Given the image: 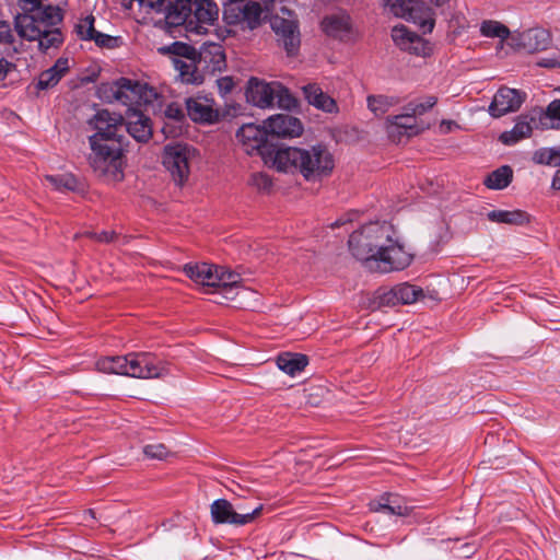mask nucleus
Returning <instances> with one entry per match:
<instances>
[{
  "label": "nucleus",
  "instance_id": "1",
  "mask_svg": "<svg viewBox=\"0 0 560 560\" xmlns=\"http://www.w3.org/2000/svg\"><path fill=\"white\" fill-rule=\"evenodd\" d=\"M89 122L95 130L89 137L91 167L98 176L121 180L124 178V154L128 145L122 115L102 108Z\"/></svg>",
  "mask_w": 560,
  "mask_h": 560
},
{
  "label": "nucleus",
  "instance_id": "2",
  "mask_svg": "<svg viewBox=\"0 0 560 560\" xmlns=\"http://www.w3.org/2000/svg\"><path fill=\"white\" fill-rule=\"evenodd\" d=\"M18 5L21 13L14 18V27L22 38L37 40L43 52L63 43V34L58 27L63 11L58 5L43 4L42 0H18Z\"/></svg>",
  "mask_w": 560,
  "mask_h": 560
},
{
  "label": "nucleus",
  "instance_id": "3",
  "mask_svg": "<svg viewBox=\"0 0 560 560\" xmlns=\"http://www.w3.org/2000/svg\"><path fill=\"white\" fill-rule=\"evenodd\" d=\"M272 165L279 172H299L306 180H316L329 175L335 162L326 145L315 144L307 149L278 147L275 151Z\"/></svg>",
  "mask_w": 560,
  "mask_h": 560
},
{
  "label": "nucleus",
  "instance_id": "4",
  "mask_svg": "<svg viewBox=\"0 0 560 560\" xmlns=\"http://www.w3.org/2000/svg\"><path fill=\"white\" fill-rule=\"evenodd\" d=\"M395 235L393 225L387 222H370L349 236L348 246L351 254L372 270L380 248Z\"/></svg>",
  "mask_w": 560,
  "mask_h": 560
},
{
  "label": "nucleus",
  "instance_id": "5",
  "mask_svg": "<svg viewBox=\"0 0 560 560\" xmlns=\"http://www.w3.org/2000/svg\"><path fill=\"white\" fill-rule=\"evenodd\" d=\"M100 97L108 103L119 102L121 105H153L161 94L149 83L128 78L103 83L98 88Z\"/></svg>",
  "mask_w": 560,
  "mask_h": 560
},
{
  "label": "nucleus",
  "instance_id": "6",
  "mask_svg": "<svg viewBox=\"0 0 560 560\" xmlns=\"http://www.w3.org/2000/svg\"><path fill=\"white\" fill-rule=\"evenodd\" d=\"M246 100L248 105H299L295 96L278 81L266 82L256 77H252L246 85Z\"/></svg>",
  "mask_w": 560,
  "mask_h": 560
},
{
  "label": "nucleus",
  "instance_id": "7",
  "mask_svg": "<svg viewBox=\"0 0 560 560\" xmlns=\"http://www.w3.org/2000/svg\"><path fill=\"white\" fill-rule=\"evenodd\" d=\"M223 20L241 30H255L267 18L265 9L257 1L235 0L223 3Z\"/></svg>",
  "mask_w": 560,
  "mask_h": 560
},
{
  "label": "nucleus",
  "instance_id": "8",
  "mask_svg": "<svg viewBox=\"0 0 560 560\" xmlns=\"http://www.w3.org/2000/svg\"><path fill=\"white\" fill-rule=\"evenodd\" d=\"M385 10L393 15L412 22L424 33H431L435 21L434 13L421 0H383Z\"/></svg>",
  "mask_w": 560,
  "mask_h": 560
},
{
  "label": "nucleus",
  "instance_id": "9",
  "mask_svg": "<svg viewBox=\"0 0 560 560\" xmlns=\"http://www.w3.org/2000/svg\"><path fill=\"white\" fill-rule=\"evenodd\" d=\"M196 153V149L186 143L176 142L164 147L163 165L177 185L182 186L188 180L190 162Z\"/></svg>",
  "mask_w": 560,
  "mask_h": 560
},
{
  "label": "nucleus",
  "instance_id": "10",
  "mask_svg": "<svg viewBox=\"0 0 560 560\" xmlns=\"http://www.w3.org/2000/svg\"><path fill=\"white\" fill-rule=\"evenodd\" d=\"M236 139L246 154H258L266 161H272L278 148L269 145L265 126L260 128L254 124H245L236 131Z\"/></svg>",
  "mask_w": 560,
  "mask_h": 560
},
{
  "label": "nucleus",
  "instance_id": "11",
  "mask_svg": "<svg viewBox=\"0 0 560 560\" xmlns=\"http://www.w3.org/2000/svg\"><path fill=\"white\" fill-rule=\"evenodd\" d=\"M262 504L250 512H238L226 499H217L210 505L211 521L215 525L244 526L250 524L261 514Z\"/></svg>",
  "mask_w": 560,
  "mask_h": 560
},
{
  "label": "nucleus",
  "instance_id": "12",
  "mask_svg": "<svg viewBox=\"0 0 560 560\" xmlns=\"http://www.w3.org/2000/svg\"><path fill=\"white\" fill-rule=\"evenodd\" d=\"M376 253L378 254L377 259L371 271L381 273L402 270L407 268L412 260L411 254H409L404 245L395 240L394 236H390V241L386 242Z\"/></svg>",
  "mask_w": 560,
  "mask_h": 560
},
{
  "label": "nucleus",
  "instance_id": "13",
  "mask_svg": "<svg viewBox=\"0 0 560 560\" xmlns=\"http://www.w3.org/2000/svg\"><path fill=\"white\" fill-rule=\"evenodd\" d=\"M127 376L135 378H160L167 374L163 362L151 352H130L127 354Z\"/></svg>",
  "mask_w": 560,
  "mask_h": 560
},
{
  "label": "nucleus",
  "instance_id": "14",
  "mask_svg": "<svg viewBox=\"0 0 560 560\" xmlns=\"http://www.w3.org/2000/svg\"><path fill=\"white\" fill-rule=\"evenodd\" d=\"M219 18V7L213 0H195L191 2L188 33L205 34Z\"/></svg>",
  "mask_w": 560,
  "mask_h": 560
},
{
  "label": "nucleus",
  "instance_id": "15",
  "mask_svg": "<svg viewBox=\"0 0 560 560\" xmlns=\"http://www.w3.org/2000/svg\"><path fill=\"white\" fill-rule=\"evenodd\" d=\"M540 110H536V108L527 115H521L517 117L514 127L504 131L500 135L499 140L505 145H514L518 141L530 137L533 129H548L540 124V118L545 115V110L542 107H539Z\"/></svg>",
  "mask_w": 560,
  "mask_h": 560
},
{
  "label": "nucleus",
  "instance_id": "16",
  "mask_svg": "<svg viewBox=\"0 0 560 560\" xmlns=\"http://www.w3.org/2000/svg\"><path fill=\"white\" fill-rule=\"evenodd\" d=\"M392 38L399 49L408 51L409 54L421 57H425L431 54V46L429 42L402 24L396 25L392 28Z\"/></svg>",
  "mask_w": 560,
  "mask_h": 560
},
{
  "label": "nucleus",
  "instance_id": "17",
  "mask_svg": "<svg viewBox=\"0 0 560 560\" xmlns=\"http://www.w3.org/2000/svg\"><path fill=\"white\" fill-rule=\"evenodd\" d=\"M270 24L278 37V42L283 46L288 55H295L300 47V32L296 22L276 15L271 18Z\"/></svg>",
  "mask_w": 560,
  "mask_h": 560
},
{
  "label": "nucleus",
  "instance_id": "18",
  "mask_svg": "<svg viewBox=\"0 0 560 560\" xmlns=\"http://www.w3.org/2000/svg\"><path fill=\"white\" fill-rule=\"evenodd\" d=\"M268 137L294 138L303 132L301 120L289 114H278L265 120Z\"/></svg>",
  "mask_w": 560,
  "mask_h": 560
},
{
  "label": "nucleus",
  "instance_id": "19",
  "mask_svg": "<svg viewBox=\"0 0 560 560\" xmlns=\"http://www.w3.org/2000/svg\"><path fill=\"white\" fill-rule=\"evenodd\" d=\"M427 107H415L413 114L395 115L387 119V133L394 141H400L401 137L407 138L420 132L417 125L416 114H422Z\"/></svg>",
  "mask_w": 560,
  "mask_h": 560
},
{
  "label": "nucleus",
  "instance_id": "20",
  "mask_svg": "<svg viewBox=\"0 0 560 560\" xmlns=\"http://www.w3.org/2000/svg\"><path fill=\"white\" fill-rule=\"evenodd\" d=\"M551 43L550 34L547 30L536 27L529 28L511 37V45L524 49L527 52L546 50Z\"/></svg>",
  "mask_w": 560,
  "mask_h": 560
},
{
  "label": "nucleus",
  "instance_id": "21",
  "mask_svg": "<svg viewBox=\"0 0 560 560\" xmlns=\"http://www.w3.org/2000/svg\"><path fill=\"white\" fill-rule=\"evenodd\" d=\"M125 131L139 143H147L153 135L151 119L137 107H128Z\"/></svg>",
  "mask_w": 560,
  "mask_h": 560
},
{
  "label": "nucleus",
  "instance_id": "22",
  "mask_svg": "<svg viewBox=\"0 0 560 560\" xmlns=\"http://www.w3.org/2000/svg\"><path fill=\"white\" fill-rule=\"evenodd\" d=\"M191 1L176 0L164 3L163 12H151V14H163V21L170 27L185 26L188 32V20L190 19Z\"/></svg>",
  "mask_w": 560,
  "mask_h": 560
},
{
  "label": "nucleus",
  "instance_id": "23",
  "mask_svg": "<svg viewBox=\"0 0 560 560\" xmlns=\"http://www.w3.org/2000/svg\"><path fill=\"white\" fill-rule=\"evenodd\" d=\"M322 27L328 36L340 40H348L352 36L350 16L346 13H337L324 18Z\"/></svg>",
  "mask_w": 560,
  "mask_h": 560
},
{
  "label": "nucleus",
  "instance_id": "24",
  "mask_svg": "<svg viewBox=\"0 0 560 560\" xmlns=\"http://www.w3.org/2000/svg\"><path fill=\"white\" fill-rule=\"evenodd\" d=\"M214 269H218V266L207 262L187 264L184 266L185 275L194 282L201 284L206 293L212 292L211 288L214 289V281L217 280V271Z\"/></svg>",
  "mask_w": 560,
  "mask_h": 560
},
{
  "label": "nucleus",
  "instance_id": "25",
  "mask_svg": "<svg viewBox=\"0 0 560 560\" xmlns=\"http://www.w3.org/2000/svg\"><path fill=\"white\" fill-rule=\"evenodd\" d=\"M371 511L382 512L387 515L406 516L409 514V508L397 494L385 493L378 500L370 503Z\"/></svg>",
  "mask_w": 560,
  "mask_h": 560
},
{
  "label": "nucleus",
  "instance_id": "26",
  "mask_svg": "<svg viewBox=\"0 0 560 560\" xmlns=\"http://www.w3.org/2000/svg\"><path fill=\"white\" fill-rule=\"evenodd\" d=\"M70 69V59L67 57H60L56 60L54 66L49 69L43 71L37 81V88L39 90H46L55 86L61 78L69 71Z\"/></svg>",
  "mask_w": 560,
  "mask_h": 560
},
{
  "label": "nucleus",
  "instance_id": "27",
  "mask_svg": "<svg viewBox=\"0 0 560 560\" xmlns=\"http://www.w3.org/2000/svg\"><path fill=\"white\" fill-rule=\"evenodd\" d=\"M238 107H223V112H220L219 107H186L187 115L191 120L200 124H214L220 119L230 116L231 109L233 114L237 113Z\"/></svg>",
  "mask_w": 560,
  "mask_h": 560
},
{
  "label": "nucleus",
  "instance_id": "28",
  "mask_svg": "<svg viewBox=\"0 0 560 560\" xmlns=\"http://www.w3.org/2000/svg\"><path fill=\"white\" fill-rule=\"evenodd\" d=\"M205 62L207 68L211 71H221L225 67V55L223 48L219 44L205 45L199 52V61L201 65Z\"/></svg>",
  "mask_w": 560,
  "mask_h": 560
},
{
  "label": "nucleus",
  "instance_id": "29",
  "mask_svg": "<svg viewBox=\"0 0 560 560\" xmlns=\"http://www.w3.org/2000/svg\"><path fill=\"white\" fill-rule=\"evenodd\" d=\"M308 364V358L302 353L283 352L277 357V366L290 376H295Z\"/></svg>",
  "mask_w": 560,
  "mask_h": 560
},
{
  "label": "nucleus",
  "instance_id": "30",
  "mask_svg": "<svg viewBox=\"0 0 560 560\" xmlns=\"http://www.w3.org/2000/svg\"><path fill=\"white\" fill-rule=\"evenodd\" d=\"M487 219L510 225H524L529 222V215L523 210H492L487 213Z\"/></svg>",
  "mask_w": 560,
  "mask_h": 560
},
{
  "label": "nucleus",
  "instance_id": "31",
  "mask_svg": "<svg viewBox=\"0 0 560 560\" xmlns=\"http://www.w3.org/2000/svg\"><path fill=\"white\" fill-rule=\"evenodd\" d=\"M217 271L214 281V289L224 295L226 299H233L231 294L234 291L235 285L240 282V275L225 270L223 267L214 269Z\"/></svg>",
  "mask_w": 560,
  "mask_h": 560
},
{
  "label": "nucleus",
  "instance_id": "32",
  "mask_svg": "<svg viewBox=\"0 0 560 560\" xmlns=\"http://www.w3.org/2000/svg\"><path fill=\"white\" fill-rule=\"evenodd\" d=\"M513 179V170L510 165H502L492 171L485 178L483 184L489 189L501 190L506 188Z\"/></svg>",
  "mask_w": 560,
  "mask_h": 560
},
{
  "label": "nucleus",
  "instance_id": "33",
  "mask_svg": "<svg viewBox=\"0 0 560 560\" xmlns=\"http://www.w3.org/2000/svg\"><path fill=\"white\" fill-rule=\"evenodd\" d=\"M526 101V92L517 89L502 86L493 95L490 105H522Z\"/></svg>",
  "mask_w": 560,
  "mask_h": 560
},
{
  "label": "nucleus",
  "instance_id": "34",
  "mask_svg": "<svg viewBox=\"0 0 560 560\" xmlns=\"http://www.w3.org/2000/svg\"><path fill=\"white\" fill-rule=\"evenodd\" d=\"M128 359L126 355L105 357L96 362V368L100 372L119 374L127 376Z\"/></svg>",
  "mask_w": 560,
  "mask_h": 560
},
{
  "label": "nucleus",
  "instance_id": "35",
  "mask_svg": "<svg viewBox=\"0 0 560 560\" xmlns=\"http://www.w3.org/2000/svg\"><path fill=\"white\" fill-rule=\"evenodd\" d=\"M302 91L308 105H336V101L317 83H308L302 88Z\"/></svg>",
  "mask_w": 560,
  "mask_h": 560
},
{
  "label": "nucleus",
  "instance_id": "36",
  "mask_svg": "<svg viewBox=\"0 0 560 560\" xmlns=\"http://www.w3.org/2000/svg\"><path fill=\"white\" fill-rule=\"evenodd\" d=\"M176 69L184 82L191 84H200L203 80L202 74L198 70V66L194 61H176Z\"/></svg>",
  "mask_w": 560,
  "mask_h": 560
},
{
  "label": "nucleus",
  "instance_id": "37",
  "mask_svg": "<svg viewBox=\"0 0 560 560\" xmlns=\"http://www.w3.org/2000/svg\"><path fill=\"white\" fill-rule=\"evenodd\" d=\"M45 179L59 191H74L78 188V179L70 173L47 175Z\"/></svg>",
  "mask_w": 560,
  "mask_h": 560
},
{
  "label": "nucleus",
  "instance_id": "38",
  "mask_svg": "<svg viewBox=\"0 0 560 560\" xmlns=\"http://www.w3.org/2000/svg\"><path fill=\"white\" fill-rule=\"evenodd\" d=\"M399 304H411L423 298V290L408 282L396 284Z\"/></svg>",
  "mask_w": 560,
  "mask_h": 560
},
{
  "label": "nucleus",
  "instance_id": "39",
  "mask_svg": "<svg viewBox=\"0 0 560 560\" xmlns=\"http://www.w3.org/2000/svg\"><path fill=\"white\" fill-rule=\"evenodd\" d=\"M480 33L485 37L500 38L501 40L510 37V30L498 21H483L480 26Z\"/></svg>",
  "mask_w": 560,
  "mask_h": 560
},
{
  "label": "nucleus",
  "instance_id": "40",
  "mask_svg": "<svg viewBox=\"0 0 560 560\" xmlns=\"http://www.w3.org/2000/svg\"><path fill=\"white\" fill-rule=\"evenodd\" d=\"M533 161L536 164L560 166V161L557 156V148H541L534 152Z\"/></svg>",
  "mask_w": 560,
  "mask_h": 560
},
{
  "label": "nucleus",
  "instance_id": "41",
  "mask_svg": "<svg viewBox=\"0 0 560 560\" xmlns=\"http://www.w3.org/2000/svg\"><path fill=\"white\" fill-rule=\"evenodd\" d=\"M95 18L89 14L75 24V33L82 40H91L96 30L94 28Z\"/></svg>",
  "mask_w": 560,
  "mask_h": 560
},
{
  "label": "nucleus",
  "instance_id": "42",
  "mask_svg": "<svg viewBox=\"0 0 560 560\" xmlns=\"http://www.w3.org/2000/svg\"><path fill=\"white\" fill-rule=\"evenodd\" d=\"M396 285L390 289H380L375 293V302L380 307H393L399 305Z\"/></svg>",
  "mask_w": 560,
  "mask_h": 560
},
{
  "label": "nucleus",
  "instance_id": "43",
  "mask_svg": "<svg viewBox=\"0 0 560 560\" xmlns=\"http://www.w3.org/2000/svg\"><path fill=\"white\" fill-rule=\"evenodd\" d=\"M248 184L260 192H269L272 187V179L267 173H253Z\"/></svg>",
  "mask_w": 560,
  "mask_h": 560
},
{
  "label": "nucleus",
  "instance_id": "44",
  "mask_svg": "<svg viewBox=\"0 0 560 560\" xmlns=\"http://www.w3.org/2000/svg\"><path fill=\"white\" fill-rule=\"evenodd\" d=\"M540 124L547 128L560 129V107H546Z\"/></svg>",
  "mask_w": 560,
  "mask_h": 560
},
{
  "label": "nucleus",
  "instance_id": "45",
  "mask_svg": "<svg viewBox=\"0 0 560 560\" xmlns=\"http://www.w3.org/2000/svg\"><path fill=\"white\" fill-rule=\"evenodd\" d=\"M168 453L167 447L162 443L147 444L143 446V454L150 459H165Z\"/></svg>",
  "mask_w": 560,
  "mask_h": 560
},
{
  "label": "nucleus",
  "instance_id": "46",
  "mask_svg": "<svg viewBox=\"0 0 560 560\" xmlns=\"http://www.w3.org/2000/svg\"><path fill=\"white\" fill-rule=\"evenodd\" d=\"M91 40H93L100 47L112 48V47H114V43H115L116 38L110 35H107V34L96 31V33L94 34V36L92 37Z\"/></svg>",
  "mask_w": 560,
  "mask_h": 560
},
{
  "label": "nucleus",
  "instance_id": "47",
  "mask_svg": "<svg viewBox=\"0 0 560 560\" xmlns=\"http://www.w3.org/2000/svg\"><path fill=\"white\" fill-rule=\"evenodd\" d=\"M12 40L13 34L9 22L0 21V43H11Z\"/></svg>",
  "mask_w": 560,
  "mask_h": 560
},
{
  "label": "nucleus",
  "instance_id": "48",
  "mask_svg": "<svg viewBox=\"0 0 560 560\" xmlns=\"http://www.w3.org/2000/svg\"><path fill=\"white\" fill-rule=\"evenodd\" d=\"M186 107H166L165 109V116L167 118L174 119V120H182L186 113Z\"/></svg>",
  "mask_w": 560,
  "mask_h": 560
},
{
  "label": "nucleus",
  "instance_id": "49",
  "mask_svg": "<svg viewBox=\"0 0 560 560\" xmlns=\"http://www.w3.org/2000/svg\"><path fill=\"white\" fill-rule=\"evenodd\" d=\"M218 88L221 94H228L232 91L234 82L230 77H223L217 80Z\"/></svg>",
  "mask_w": 560,
  "mask_h": 560
},
{
  "label": "nucleus",
  "instance_id": "50",
  "mask_svg": "<svg viewBox=\"0 0 560 560\" xmlns=\"http://www.w3.org/2000/svg\"><path fill=\"white\" fill-rule=\"evenodd\" d=\"M15 69V65L4 58L0 59V81L7 79L8 74Z\"/></svg>",
  "mask_w": 560,
  "mask_h": 560
},
{
  "label": "nucleus",
  "instance_id": "51",
  "mask_svg": "<svg viewBox=\"0 0 560 560\" xmlns=\"http://www.w3.org/2000/svg\"><path fill=\"white\" fill-rule=\"evenodd\" d=\"M393 100L386 95H369L368 105H392Z\"/></svg>",
  "mask_w": 560,
  "mask_h": 560
},
{
  "label": "nucleus",
  "instance_id": "52",
  "mask_svg": "<svg viewBox=\"0 0 560 560\" xmlns=\"http://www.w3.org/2000/svg\"><path fill=\"white\" fill-rule=\"evenodd\" d=\"M517 108L518 107H488V110L492 117L499 118L509 113L515 112Z\"/></svg>",
  "mask_w": 560,
  "mask_h": 560
},
{
  "label": "nucleus",
  "instance_id": "53",
  "mask_svg": "<svg viewBox=\"0 0 560 560\" xmlns=\"http://www.w3.org/2000/svg\"><path fill=\"white\" fill-rule=\"evenodd\" d=\"M538 65L544 68H560V59L556 58H544Z\"/></svg>",
  "mask_w": 560,
  "mask_h": 560
},
{
  "label": "nucleus",
  "instance_id": "54",
  "mask_svg": "<svg viewBox=\"0 0 560 560\" xmlns=\"http://www.w3.org/2000/svg\"><path fill=\"white\" fill-rule=\"evenodd\" d=\"M114 237H115V233L114 232H106V231H104V232H102V233H100L97 235V240L100 242H104V243L112 242L114 240Z\"/></svg>",
  "mask_w": 560,
  "mask_h": 560
},
{
  "label": "nucleus",
  "instance_id": "55",
  "mask_svg": "<svg viewBox=\"0 0 560 560\" xmlns=\"http://www.w3.org/2000/svg\"><path fill=\"white\" fill-rule=\"evenodd\" d=\"M551 187L556 190H560V168L557 170L553 175Z\"/></svg>",
  "mask_w": 560,
  "mask_h": 560
},
{
  "label": "nucleus",
  "instance_id": "56",
  "mask_svg": "<svg viewBox=\"0 0 560 560\" xmlns=\"http://www.w3.org/2000/svg\"><path fill=\"white\" fill-rule=\"evenodd\" d=\"M453 126H456V124L454 121H451V120L450 121H443L441 124V128H445V132L451 131Z\"/></svg>",
  "mask_w": 560,
  "mask_h": 560
},
{
  "label": "nucleus",
  "instance_id": "57",
  "mask_svg": "<svg viewBox=\"0 0 560 560\" xmlns=\"http://www.w3.org/2000/svg\"><path fill=\"white\" fill-rule=\"evenodd\" d=\"M436 102H438V100L435 97L430 96V97H428L425 103H420L419 105H430V106H433V105H436Z\"/></svg>",
  "mask_w": 560,
  "mask_h": 560
},
{
  "label": "nucleus",
  "instance_id": "58",
  "mask_svg": "<svg viewBox=\"0 0 560 560\" xmlns=\"http://www.w3.org/2000/svg\"><path fill=\"white\" fill-rule=\"evenodd\" d=\"M319 108L326 113L334 114V113H338L339 107H319Z\"/></svg>",
  "mask_w": 560,
  "mask_h": 560
},
{
  "label": "nucleus",
  "instance_id": "59",
  "mask_svg": "<svg viewBox=\"0 0 560 560\" xmlns=\"http://www.w3.org/2000/svg\"><path fill=\"white\" fill-rule=\"evenodd\" d=\"M185 105L190 106V105H199V104L196 101H194L192 98H186Z\"/></svg>",
  "mask_w": 560,
  "mask_h": 560
},
{
  "label": "nucleus",
  "instance_id": "60",
  "mask_svg": "<svg viewBox=\"0 0 560 560\" xmlns=\"http://www.w3.org/2000/svg\"><path fill=\"white\" fill-rule=\"evenodd\" d=\"M430 1L433 2L435 5H443L448 0H430Z\"/></svg>",
  "mask_w": 560,
  "mask_h": 560
},
{
  "label": "nucleus",
  "instance_id": "61",
  "mask_svg": "<svg viewBox=\"0 0 560 560\" xmlns=\"http://www.w3.org/2000/svg\"><path fill=\"white\" fill-rule=\"evenodd\" d=\"M548 105H558V106H560V100L559 98H555V100L550 101Z\"/></svg>",
  "mask_w": 560,
  "mask_h": 560
},
{
  "label": "nucleus",
  "instance_id": "62",
  "mask_svg": "<svg viewBox=\"0 0 560 560\" xmlns=\"http://www.w3.org/2000/svg\"><path fill=\"white\" fill-rule=\"evenodd\" d=\"M3 115H5V116H13L14 118H18V117L14 115V113H13V112L8 110V109H4Z\"/></svg>",
  "mask_w": 560,
  "mask_h": 560
},
{
  "label": "nucleus",
  "instance_id": "63",
  "mask_svg": "<svg viewBox=\"0 0 560 560\" xmlns=\"http://www.w3.org/2000/svg\"><path fill=\"white\" fill-rule=\"evenodd\" d=\"M556 148H557V156H558V160L560 161V145H558Z\"/></svg>",
  "mask_w": 560,
  "mask_h": 560
},
{
  "label": "nucleus",
  "instance_id": "64",
  "mask_svg": "<svg viewBox=\"0 0 560 560\" xmlns=\"http://www.w3.org/2000/svg\"><path fill=\"white\" fill-rule=\"evenodd\" d=\"M340 226V222L339 221H336L334 224H332V228H338Z\"/></svg>",
  "mask_w": 560,
  "mask_h": 560
}]
</instances>
